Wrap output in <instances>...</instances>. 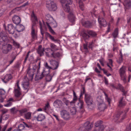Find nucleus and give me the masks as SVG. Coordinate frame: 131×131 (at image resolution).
I'll list each match as a JSON object with an SVG mask.
<instances>
[{"instance_id":"f257e3e1","label":"nucleus","mask_w":131,"mask_h":131,"mask_svg":"<svg viewBox=\"0 0 131 131\" xmlns=\"http://www.w3.org/2000/svg\"><path fill=\"white\" fill-rule=\"evenodd\" d=\"M34 74V70L29 67L27 70V75L28 76L29 79L26 77H25L23 80L22 83L24 89L27 90V92L29 89V80H32L33 78Z\"/></svg>"},{"instance_id":"f03ea898","label":"nucleus","mask_w":131,"mask_h":131,"mask_svg":"<svg viewBox=\"0 0 131 131\" xmlns=\"http://www.w3.org/2000/svg\"><path fill=\"white\" fill-rule=\"evenodd\" d=\"M31 18L32 24L31 28V35L32 39L31 41H34L37 38V31L36 30V24L38 22V20L36 16L35 15L33 12L31 15Z\"/></svg>"},{"instance_id":"7ed1b4c3","label":"nucleus","mask_w":131,"mask_h":131,"mask_svg":"<svg viewBox=\"0 0 131 131\" xmlns=\"http://www.w3.org/2000/svg\"><path fill=\"white\" fill-rule=\"evenodd\" d=\"M62 7L63 9L65 12L69 13L68 15V18L69 21L72 23L71 25L74 24L76 18L73 14V11L71 10L69 5L65 4L64 5H62Z\"/></svg>"},{"instance_id":"20e7f679","label":"nucleus","mask_w":131,"mask_h":131,"mask_svg":"<svg viewBox=\"0 0 131 131\" xmlns=\"http://www.w3.org/2000/svg\"><path fill=\"white\" fill-rule=\"evenodd\" d=\"M129 110V108H128L124 112L120 111L118 112L117 114L115 116L113 121L115 122H120L122 121L125 117L126 116V113L128 112Z\"/></svg>"},{"instance_id":"39448f33","label":"nucleus","mask_w":131,"mask_h":131,"mask_svg":"<svg viewBox=\"0 0 131 131\" xmlns=\"http://www.w3.org/2000/svg\"><path fill=\"white\" fill-rule=\"evenodd\" d=\"M126 67L125 66H123L119 70V73L121 79L123 81L124 83L126 82Z\"/></svg>"},{"instance_id":"423d86ee","label":"nucleus","mask_w":131,"mask_h":131,"mask_svg":"<svg viewBox=\"0 0 131 131\" xmlns=\"http://www.w3.org/2000/svg\"><path fill=\"white\" fill-rule=\"evenodd\" d=\"M46 7L50 11H55L57 9L56 4L52 1H49L46 3Z\"/></svg>"},{"instance_id":"0eeeda50","label":"nucleus","mask_w":131,"mask_h":131,"mask_svg":"<svg viewBox=\"0 0 131 131\" xmlns=\"http://www.w3.org/2000/svg\"><path fill=\"white\" fill-rule=\"evenodd\" d=\"M7 38V36L4 34L3 32H1L0 33V45L2 46H5Z\"/></svg>"},{"instance_id":"6e6552de","label":"nucleus","mask_w":131,"mask_h":131,"mask_svg":"<svg viewBox=\"0 0 131 131\" xmlns=\"http://www.w3.org/2000/svg\"><path fill=\"white\" fill-rule=\"evenodd\" d=\"M19 81H18L16 83V86H17V88L15 89L14 90L15 97L17 100L18 101L20 100L21 98H20L19 99H18L20 97V95L21 94V93L20 92V89L19 86Z\"/></svg>"},{"instance_id":"1a4fd4ad","label":"nucleus","mask_w":131,"mask_h":131,"mask_svg":"<svg viewBox=\"0 0 131 131\" xmlns=\"http://www.w3.org/2000/svg\"><path fill=\"white\" fill-rule=\"evenodd\" d=\"M61 117L65 120H68L70 118V113L66 110H63L60 112Z\"/></svg>"},{"instance_id":"9d476101","label":"nucleus","mask_w":131,"mask_h":131,"mask_svg":"<svg viewBox=\"0 0 131 131\" xmlns=\"http://www.w3.org/2000/svg\"><path fill=\"white\" fill-rule=\"evenodd\" d=\"M85 101L87 104H91L93 102L92 99L91 95L88 93L85 94Z\"/></svg>"},{"instance_id":"9b49d317","label":"nucleus","mask_w":131,"mask_h":131,"mask_svg":"<svg viewBox=\"0 0 131 131\" xmlns=\"http://www.w3.org/2000/svg\"><path fill=\"white\" fill-rule=\"evenodd\" d=\"M50 63L52 65L51 69L53 70L57 69L59 66V63L56 60H50Z\"/></svg>"},{"instance_id":"f8f14e48","label":"nucleus","mask_w":131,"mask_h":131,"mask_svg":"<svg viewBox=\"0 0 131 131\" xmlns=\"http://www.w3.org/2000/svg\"><path fill=\"white\" fill-rule=\"evenodd\" d=\"M83 104V101L79 99V102L78 103L77 105V107L80 109L79 112L81 114L83 113L84 111Z\"/></svg>"},{"instance_id":"ddd939ff","label":"nucleus","mask_w":131,"mask_h":131,"mask_svg":"<svg viewBox=\"0 0 131 131\" xmlns=\"http://www.w3.org/2000/svg\"><path fill=\"white\" fill-rule=\"evenodd\" d=\"M99 23L101 26L106 27L107 25L106 20L103 18L99 17L98 18Z\"/></svg>"},{"instance_id":"4468645a","label":"nucleus","mask_w":131,"mask_h":131,"mask_svg":"<svg viewBox=\"0 0 131 131\" xmlns=\"http://www.w3.org/2000/svg\"><path fill=\"white\" fill-rule=\"evenodd\" d=\"M93 126L92 124H91L89 122H86L84 123L83 126V127L84 128V131H88L93 127Z\"/></svg>"},{"instance_id":"2eb2a0df","label":"nucleus","mask_w":131,"mask_h":131,"mask_svg":"<svg viewBox=\"0 0 131 131\" xmlns=\"http://www.w3.org/2000/svg\"><path fill=\"white\" fill-rule=\"evenodd\" d=\"M6 97L5 91L3 89H0V102H3Z\"/></svg>"},{"instance_id":"dca6fc26","label":"nucleus","mask_w":131,"mask_h":131,"mask_svg":"<svg viewBox=\"0 0 131 131\" xmlns=\"http://www.w3.org/2000/svg\"><path fill=\"white\" fill-rule=\"evenodd\" d=\"M53 104L55 107L60 108L62 106V103L61 100L57 99L54 101Z\"/></svg>"},{"instance_id":"f3484780","label":"nucleus","mask_w":131,"mask_h":131,"mask_svg":"<svg viewBox=\"0 0 131 131\" xmlns=\"http://www.w3.org/2000/svg\"><path fill=\"white\" fill-rule=\"evenodd\" d=\"M6 49H3L2 52L4 53L7 54L12 49V45L10 44H8L6 46Z\"/></svg>"},{"instance_id":"a211bd4d","label":"nucleus","mask_w":131,"mask_h":131,"mask_svg":"<svg viewBox=\"0 0 131 131\" xmlns=\"http://www.w3.org/2000/svg\"><path fill=\"white\" fill-rule=\"evenodd\" d=\"M123 4L126 9L130 8L131 7V0H124Z\"/></svg>"},{"instance_id":"6ab92c4d","label":"nucleus","mask_w":131,"mask_h":131,"mask_svg":"<svg viewBox=\"0 0 131 131\" xmlns=\"http://www.w3.org/2000/svg\"><path fill=\"white\" fill-rule=\"evenodd\" d=\"M81 22L82 25L86 27H90L92 25V23L89 21H85L84 19L82 18Z\"/></svg>"},{"instance_id":"aec40b11","label":"nucleus","mask_w":131,"mask_h":131,"mask_svg":"<svg viewBox=\"0 0 131 131\" xmlns=\"http://www.w3.org/2000/svg\"><path fill=\"white\" fill-rule=\"evenodd\" d=\"M8 30L9 34H13L14 33L15 28L12 24L8 25Z\"/></svg>"},{"instance_id":"412c9836","label":"nucleus","mask_w":131,"mask_h":131,"mask_svg":"<svg viewBox=\"0 0 131 131\" xmlns=\"http://www.w3.org/2000/svg\"><path fill=\"white\" fill-rule=\"evenodd\" d=\"M44 50V48H42V45H40L39 46L37 52L39 54L40 56L41 57L43 55V52Z\"/></svg>"},{"instance_id":"4be33fe9","label":"nucleus","mask_w":131,"mask_h":131,"mask_svg":"<svg viewBox=\"0 0 131 131\" xmlns=\"http://www.w3.org/2000/svg\"><path fill=\"white\" fill-rule=\"evenodd\" d=\"M12 20L13 23L16 24H19L20 22V18L17 16L15 15L12 18Z\"/></svg>"},{"instance_id":"5701e85b","label":"nucleus","mask_w":131,"mask_h":131,"mask_svg":"<svg viewBox=\"0 0 131 131\" xmlns=\"http://www.w3.org/2000/svg\"><path fill=\"white\" fill-rule=\"evenodd\" d=\"M12 78V77L10 74L6 75L3 79H2V81L5 83H6Z\"/></svg>"},{"instance_id":"b1692460","label":"nucleus","mask_w":131,"mask_h":131,"mask_svg":"<svg viewBox=\"0 0 131 131\" xmlns=\"http://www.w3.org/2000/svg\"><path fill=\"white\" fill-rule=\"evenodd\" d=\"M107 108L106 104L104 103H99L98 108L100 111H104Z\"/></svg>"},{"instance_id":"393cba45","label":"nucleus","mask_w":131,"mask_h":131,"mask_svg":"<svg viewBox=\"0 0 131 131\" xmlns=\"http://www.w3.org/2000/svg\"><path fill=\"white\" fill-rule=\"evenodd\" d=\"M45 73V70H44L42 72L41 74L38 75V74H37L35 76V80L36 81L38 80H41L44 77L43 75Z\"/></svg>"},{"instance_id":"a878e982","label":"nucleus","mask_w":131,"mask_h":131,"mask_svg":"<svg viewBox=\"0 0 131 131\" xmlns=\"http://www.w3.org/2000/svg\"><path fill=\"white\" fill-rule=\"evenodd\" d=\"M123 97H121V99L119 101L118 106L120 107H121L124 106L125 105V102L123 101Z\"/></svg>"},{"instance_id":"bb28decb","label":"nucleus","mask_w":131,"mask_h":131,"mask_svg":"<svg viewBox=\"0 0 131 131\" xmlns=\"http://www.w3.org/2000/svg\"><path fill=\"white\" fill-rule=\"evenodd\" d=\"M73 98L72 101L70 102V104L71 105L74 103L78 100L77 96L74 90H73Z\"/></svg>"},{"instance_id":"cd10ccee","label":"nucleus","mask_w":131,"mask_h":131,"mask_svg":"<svg viewBox=\"0 0 131 131\" xmlns=\"http://www.w3.org/2000/svg\"><path fill=\"white\" fill-rule=\"evenodd\" d=\"M118 87L120 90L121 91L123 92L122 95H125L127 93V92L125 91L124 88L122 86L119 84H118Z\"/></svg>"},{"instance_id":"c85d7f7f","label":"nucleus","mask_w":131,"mask_h":131,"mask_svg":"<svg viewBox=\"0 0 131 131\" xmlns=\"http://www.w3.org/2000/svg\"><path fill=\"white\" fill-rule=\"evenodd\" d=\"M45 118L44 115L42 114H39L37 117V120L38 121H42Z\"/></svg>"},{"instance_id":"c756f323","label":"nucleus","mask_w":131,"mask_h":131,"mask_svg":"<svg viewBox=\"0 0 131 131\" xmlns=\"http://www.w3.org/2000/svg\"><path fill=\"white\" fill-rule=\"evenodd\" d=\"M88 42H86V43H84L83 44V48L85 50L84 52L85 53H87L89 52V51L88 50Z\"/></svg>"},{"instance_id":"7c9ffc66","label":"nucleus","mask_w":131,"mask_h":131,"mask_svg":"<svg viewBox=\"0 0 131 131\" xmlns=\"http://www.w3.org/2000/svg\"><path fill=\"white\" fill-rule=\"evenodd\" d=\"M61 56V54L59 52L54 53L53 52L51 54V57H53L54 58H56L57 57H59Z\"/></svg>"},{"instance_id":"2f4dec72","label":"nucleus","mask_w":131,"mask_h":131,"mask_svg":"<svg viewBox=\"0 0 131 131\" xmlns=\"http://www.w3.org/2000/svg\"><path fill=\"white\" fill-rule=\"evenodd\" d=\"M17 31L19 32L23 31L25 29L24 27L21 25H18L17 26Z\"/></svg>"},{"instance_id":"473e14b6","label":"nucleus","mask_w":131,"mask_h":131,"mask_svg":"<svg viewBox=\"0 0 131 131\" xmlns=\"http://www.w3.org/2000/svg\"><path fill=\"white\" fill-rule=\"evenodd\" d=\"M87 33L88 34L92 37H95L97 35V34L95 32L92 30L87 31Z\"/></svg>"},{"instance_id":"72a5a7b5","label":"nucleus","mask_w":131,"mask_h":131,"mask_svg":"<svg viewBox=\"0 0 131 131\" xmlns=\"http://www.w3.org/2000/svg\"><path fill=\"white\" fill-rule=\"evenodd\" d=\"M61 2L62 3H66L68 5L71 4H72V0H61Z\"/></svg>"},{"instance_id":"f704fd0d","label":"nucleus","mask_w":131,"mask_h":131,"mask_svg":"<svg viewBox=\"0 0 131 131\" xmlns=\"http://www.w3.org/2000/svg\"><path fill=\"white\" fill-rule=\"evenodd\" d=\"M120 57H119V59L117 60V62L119 63H121L123 61V55L121 51L120 52Z\"/></svg>"},{"instance_id":"c9c22d12","label":"nucleus","mask_w":131,"mask_h":131,"mask_svg":"<svg viewBox=\"0 0 131 131\" xmlns=\"http://www.w3.org/2000/svg\"><path fill=\"white\" fill-rule=\"evenodd\" d=\"M23 123L25 126V127H27L30 129H32L33 128L32 125V124L29 123H26L25 122H23Z\"/></svg>"},{"instance_id":"e433bc0d","label":"nucleus","mask_w":131,"mask_h":131,"mask_svg":"<svg viewBox=\"0 0 131 131\" xmlns=\"http://www.w3.org/2000/svg\"><path fill=\"white\" fill-rule=\"evenodd\" d=\"M118 34V29L117 28H116L112 34V35L114 38H116L117 37Z\"/></svg>"},{"instance_id":"4c0bfd02","label":"nucleus","mask_w":131,"mask_h":131,"mask_svg":"<svg viewBox=\"0 0 131 131\" xmlns=\"http://www.w3.org/2000/svg\"><path fill=\"white\" fill-rule=\"evenodd\" d=\"M31 114L30 112H28L25 114L24 117L26 119H30L31 118Z\"/></svg>"},{"instance_id":"58836bf2","label":"nucleus","mask_w":131,"mask_h":131,"mask_svg":"<svg viewBox=\"0 0 131 131\" xmlns=\"http://www.w3.org/2000/svg\"><path fill=\"white\" fill-rule=\"evenodd\" d=\"M28 110L26 108H24L20 110H19V112L20 114L22 115L23 114L27 112Z\"/></svg>"},{"instance_id":"ea45409f","label":"nucleus","mask_w":131,"mask_h":131,"mask_svg":"<svg viewBox=\"0 0 131 131\" xmlns=\"http://www.w3.org/2000/svg\"><path fill=\"white\" fill-rule=\"evenodd\" d=\"M46 24L48 26L49 31L50 32L52 33L53 34H55V33L54 32L53 30L52 29L51 27L50 26V25L49 24V23L48 22H47L46 23Z\"/></svg>"},{"instance_id":"a19ab883","label":"nucleus","mask_w":131,"mask_h":131,"mask_svg":"<svg viewBox=\"0 0 131 131\" xmlns=\"http://www.w3.org/2000/svg\"><path fill=\"white\" fill-rule=\"evenodd\" d=\"M82 36L85 40L88 39L90 37L89 35H88L87 33L85 32L83 33L82 34Z\"/></svg>"},{"instance_id":"79ce46f5","label":"nucleus","mask_w":131,"mask_h":131,"mask_svg":"<svg viewBox=\"0 0 131 131\" xmlns=\"http://www.w3.org/2000/svg\"><path fill=\"white\" fill-rule=\"evenodd\" d=\"M52 76L50 75H47L46 77V80L47 81L49 82L50 81L52 78Z\"/></svg>"},{"instance_id":"37998d69","label":"nucleus","mask_w":131,"mask_h":131,"mask_svg":"<svg viewBox=\"0 0 131 131\" xmlns=\"http://www.w3.org/2000/svg\"><path fill=\"white\" fill-rule=\"evenodd\" d=\"M62 101L66 105H68L69 103L70 104V102L69 100H67L66 98L64 97L63 98Z\"/></svg>"},{"instance_id":"c03bdc74","label":"nucleus","mask_w":131,"mask_h":131,"mask_svg":"<svg viewBox=\"0 0 131 131\" xmlns=\"http://www.w3.org/2000/svg\"><path fill=\"white\" fill-rule=\"evenodd\" d=\"M103 122V121L101 120L98 121L95 123V126L96 127H99L101 125V124Z\"/></svg>"},{"instance_id":"a18cd8bd","label":"nucleus","mask_w":131,"mask_h":131,"mask_svg":"<svg viewBox=\"0 0 131 131\" xmlns=\"http://www.w3.org/2000/svg\"><path fill=\"white\" fill-rule=\"evenodd\" d=\"M104 94L105 96V99L108 102L109 104H110V102L111 101L110 99L108 98V95L105 92H104Z\"/></svg>"},{"instance_id":"49530a36","label":"nucleus","mask_w":131,"mask_h":131,"mask_svg":"<svg viewBox=\"0 0 131 131\" xmlns=\"http://www.w3.org/2000/svg\"><path fill=\"white\" fill-rule=\"evenodd\" d=\"M104 94L105 96V99L108 102L109 104H110V102L111 101L110 99L108 98V95L105 92H104Z\"/></svg>"},{"instance_id":"de8ad7c7","label":"nucleus","mask_w":131,"mask_h":131,"mask_svg":"<svg viewBox=\"0 0 131 131\" xmlns=\"http://www.w3.org/2000/svg\"><path fill=\"white\" fill-rule=\"evenodd\" d=\"M17 56V55L15 53L13 52L10 54V57H11L12 59H13V60H15Z\"/></svg>"},{"instance_id":"09e8293b","label":"nucleus","mask_w":131,"mask_h":131,"mask_svg":"<svg viewBox=\"0 0 131 131\" xmlns=\"http://www.w3.org/2000/svg\"><path fill=\"white\" fill-rule=\"evenodd\" d=\"M85 90L84 88H83L82 90H81V93L80 94V98L82 96L83 94L85 93Z\"/></svg>"},{"instance_id":"8fccbe9b","label":"nucleus","mask_w":131,"mask_h":131,"mask_svg":"<svg viewBox=\"0 0 131 131\" xmlns=\"http://www.w3.org/2000/svg\"><path fill=\"white\" fill-rule=\"evenodd\" d=\"M87 105L88 106V108L91 110H92L94 107V105L93 104L92 102L91 104Z\"/></svg>"},{"instance_id":"3c124183","label":"nucleus","mask_w":131,"mask_h":131,"mask_svg":"<svg viewBox=\"0 0 131 131\" xmlns=\"http://www.w3.org/2000/svg\"><path fill=\"white\" fill-rule=\"evenodd\" d=\"M93 42L92 41L90 42L89 44L88 47L89 48L91 49L92 50L93 48Z\"/></svg>"},{"instance_id":"603ef678","label":"nucleus","mask_w":131,"mask_h":131,"mask_svg":"<svg viewBox=\"0 0 131 131\" xmlns=\"http://www.w3.org/2000/svg\"><path fill=\"white\" fill-rule=\"evenodd\" d=\"M104 127L103 125H101L99 127L98 131H103Z\"/></svg>"},{"instance_id":"864d4df0","label":"nucleus","mask_w":131,"mask_h":131,"mask_svg":"<svg viewBox=\"0 0 131 131\" xmlns=\"http://www.w3.org/2000/svg\"><path fill=\"white\" fill-rule=\"evenodd\" d=\"M7 103L6 104H5L4 106L5 107H9L12 104V102H8V101H7Z\"/></svg>"},{"instance_id":"5fc2aeb1","label":"nucleus","mask_w":131,"mask_h":131,"mask_svg":"<svg viewBox=\"0 0 131 131\" xmlns=\"http://www.w3.org/2000/svg\"><path fill=\"white\" fill-rule=\"evenodd\" d=\"M45 67L47 69H48L49 70L48 71H49V70L51 69V67L49 66L47 62H46L45 64Z\"/></svg>"},{"instance_id":"6e6d98bb","label":"nucleus","mask_w":131,"mask_h":131,"mask_svg":"<svg viewBox=\"0 0 131 131\" xmlns=\"http://www.w3.org/2000/svg\"><path fill=\"white\" fill-rule=\"evenodd\" d=\"M92 16L93 17L94 16L96 17L97 16V14H96L95 11L94 10L93 12L91 13Z\"/></svg>"},{"instance_id":"4d7b16f0","label":"nucleus","mask_w":131,"mask_h":131,"mask_svg":"<svg viewBox=\"0 0 131 131\" xmlns=\"http://www.w3.org/2000/svg\"><path fill=\"white\" fill-rule=\"evenodd\" d=\"M49 107L50 105L48 103H47V104L44 107V110L46 111L49 108Z\"/></svg>"},{"instance_id":"13d9d810","label":"nucleus","mask_w":131,"mask_h":131,"mask_svg":"<svg viewBox=\"0 0 131 131\" xmlns=\"http://www.w3.org/2000/svg\"><path fill=\"white\" fill-rule=\"evenodd\" d=\"M18 127L19 128H20L21 129H23L24 128L25 126H24L23 124H20V125L18 126Z\"/></svg>"},{"instance_id":"bf43d9fd","label":"nucleus","mask_w":131,"mask_h":131,"mask_svg":"<svg viewBox=\"0 0 131 131\" xmlns=\"http://www.w3.org/2000/svg\"><path fill=\"white\" fill-rule=\"evenodd\" d=\"M108 27L107 31L106 32V34H107L110 31V24H109L108 25Z\"/></svg>"},{"instance_id":"052dcab7","label":"nucleus","mask_w":131,"mask_h":131,"mask_svg":"<svg viewBox=\"0 0 131 131\" xmlns=\"http://www.w3.org/2000/svg\"><path fill=\"white\" fill-rule=\"evenodd\" d=\"M49 37L51 40L54 41H57V40L54 39V37L51 35H50Z\"/></svg>"},{"instance_id":"680f3d73","label":"nucleus","mask_w":131,"mask_h":131,"mask_svg":"<svg viewBox=\"0 0 131 131\" xmlns=\"http://www.w3.org/2000/svg\"><path fill=\"white\" fill-rule=\"evenodd\" d=\"M104 82L105 84L108 85V82L107 79L105 77H104Z\"/></svg>"},{"instance_id":"e2e57ef3","label":"nucleus","mask_w":131,"mask_h":131,"mask_svg":"<svg viewBox=\"0 0 131 131\" xmlns=\"http://www.w3.org/2000/svg\"><path fill=\"white\" fill-rule=\"evenodd\" d=\"M28 5V2H27L26 3L23 4L22 6H20V7H25L26 6H27V5Z\"/></svg>"},{"instance_id":"0e129e2a","label":"nucleus","mask_w":131,"mask_h":131,"mask_svg":"<svg viewBox=\"0 0 131 131\" xmlns=\"http://www.w3.org/2000/svg\"><path fill=\"white\" fill-rule=\"evenodd\" d=\"M73 111H72V114L73 115L75 114H76V112H77V110L76 108H74L73 109Z\"/></svg>"},{"instance_id":"69168bd1","label":"nucleus","mask_w":131,"mask_h":131,"mask_svg":"<svg viewBox=\"0 0 131 131\" xmlns=\"http://www.w3.org/2000/svg\"><path fill=\"white\" fill-rule=\"evenodd\" d=\"M56 47V46L54 45V44H52L51 47L52 49H54Z\"/></svg>"},{"instance_id":"338daca9","label":"nucleus","mask_w":131,"mask_h":131,"mask_svg":"<svg viewBox=\"0 0 131 131\" xmlns=\"http://www.w3.org/2000/svg\"><path fill=\"white\" fill-rule=\"evenodd\" d=\"M15 110V107H14L10 109L11 112L14 114Z\"/></svg>"},{"instance_id":"774afa93","label":"nucleus","mask_w":131,"mask_h":131,"mask_svg":"<svg viewBox=\"0 0 131 131\" xmlns=\"http://www.w3.org/2000/svg\"><path fill=\"white\" fill-rule=\"evenodd\" d=\"M126 130L127 131H131V125H130L129 127L127 128Z\"/></svg>"}]
</instances>
